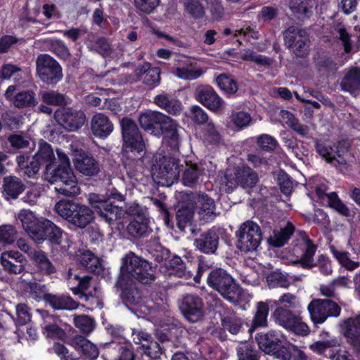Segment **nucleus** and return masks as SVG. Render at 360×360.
Wrapping results in <instances>:
<instances>
[{"instance_id": "nucleus-61", "label": "nucleus", "mask_w": 360, "mask_h": 360, "mask_svg": "<svg viewBox=\"0 0 360 360\" xmlns=\"http://www.w3.org/2000/svg\"><path fill=\"white\" fill-rule=\"evenodd\" d=\"M75 326L79 328L83 333H89L94 330L93 320L85 315L78 316L75 318Z\"/></svg>"}, {"instance_id": "nucleus-25", "label": "nucleus", "mask_w": 360, "mask_h": 360, "mask_svg": "<svg viewBox=\"0 0 360 360\" xmlns=\"http://www.w3.org/2000/svg\"><path fill=\"white\" fill-rule=\"evenodd\" d=\"M16 86H9L5 91V98L15 108H24L37 104L35 94L31 91H22L15 94Z\"/></svg>"}, {"instance_id": "nucleus-31", "label": "nucleus", "mask_w": 360, "mask_h": 360, "mask_svg": "<svg viewBox=\"0 0 360 360\" xmlns=\"http://www.w3.org/2000/svg\"><path fill=\"white\" fill-rule=\"evenodd\" d=\"M128 212L130 214H138L137 217L134 219L127 226L129 234L133 237H141L146 234L148 231V219L142 215H139L140 207L136 205L134 209L131 207Z\"/></svg>"}, {"instance_id": "nucleus-16", "label": "nucleus", "mask_w": 360, "mask_h": 360, "mask_svg": "<svg viewBox=\"0 0 360 360\" xmlns=\"http://www.w3.org/2000/svg\"><path fill=\"white\" fill-rule=\"evenodd\" d=\"M287 47L297 56H304L308 52L309 39L305 30L290 27L284 32Z\"/></svg>"}, {"instance_id": "nucleus-19", "label": "nucleus", "mask_w": 360, "mask_h": 360, "mask_svg": "<svg viewBox=\"0 0 360 360\" xmlns=\"http://www.w3.org/2000/svg\"><path fill=\"white\" fill-rule=\"evenodd\" d=\"M180 309L187 320L195 323L203 316V302L197 295H187L181 301Z\"/></svg>"}, {"instance_id": "nucleus-14", "label": "nucleus", "mask_w": 360, "mask_h": 360, "mask_svg": "<svg viewBox=\"0 0 360 360\" xmlns=\"http://www.w3.org/2000/svg\"><path fill=\"white\" fill-rule=\"evenodd\" d=\"M56 122L68 131H75L80 129L86 121L83 111L70 107L58 108L54 112Z\"/></svg>"}, {"instance_id": "nucleus-35", "label": "nucleus", "mask_w": 360, "mask_h": 360, "mask_svg": "<svg viewBox=\"0 0 360 360\" xmlns=\"http://www.w3.org/2000/svg\"><path fill=\"white\" fill-rule=\"evenodd\" d=\"M294 231L293 224L288 221L285 227L280 230H274L272 236L269 238L268 242L272 246L281 248L288 241Z\"/></svg>"}, {"instance_id": "nucleus-49", "label": "nucleus", "mask_w": 360, "mask_h": 360, "mask_svg": "<svg viewBox=\"0 0 360 360\" xmlns=\"http://www.w3.org/2000/svg\"><path fill=\"white\" fill-rule=\"evenodd\" d=\"M200 174L201 173L196 165H187L183 173V184L190 187L195 186L198 183Z\"/></svg>"}, {"instance_id": "nucleus-34", "label": "nucleus", "mask_w": 360, "mask_h": 360, "mask_svg": "<svg viewBox=\"0 0 360 360\" xmlns=\"http://www.w3.org/2000/svg\"><path fill=\"white\" fill-rule=\"evenodd\" d=\"M237 178V167L233 170L220 171L217 179L219 190L226 193L233 192L238 186Z\"/></svg>"}, {"instance_id": "nucleus-5", "label": "nucleus", "mask_w": 360, "mask_h": 360, "mask_svg": "<svg viewBox=\"0 0 360 360\" xmlns=\"http://www.w3.org/2000/svg\"><path fill=\"white\" fill-rule=\"evenodd\" d=\"M297 249L302 250L303 253L300 259L294 261L293 264H299L301 267L308 269L318 266L321 273L326 276H329L332 274L331 262L328 257L321 255L319 257L317 262H314V256L316 251V245L308 237L304 236L298 242L295 251L297 252Z\"/></svg>"}, {"instance_id": "nucleus-60", "label": "nucleus", "mask_w": 360, "mask_h": 360, "mask_svg": "<svg viewBox=\"0 0 360 360\" xmlns=\"http://www.w3.org/2000/svg\"><path fill=\"white\" fill-rule=\"evenodd\" d=\"M186 11L195 18H200L205 13L204 7L199 0H188L185 3Z\"/></svg>"}, {"instance_id": "nucleus-52", "label": "nucleus", "mask_w": 360, "mask_h": 360, "mask_svg": "<svg viewBox=\"0 0 360 360\" xmlns=\"http://www.w3.org/2000/svg\"><path fill=\"white\" fill-rule=\"evenodd\" d=\"M44 240L49 239L52 243L59 245L61 243L62 231L57 227L52 221H45Z\"/></svg>"}, {"instance_id": "nucleus-11", "label": "nucleus", "mask_w": 360, "mask_h": 360, "mask_svg": "<svg viewBox=\"0 0 360 360\" xmlns=\"http://www.w3.org/2000/svg\"><path fill=\"white\" fill-rule=\"evenodd\" d=\"M153 166V174L158 179L165 180L167 184H174L179 178L180 167H183L179 160L160 153L155 154Z\"/></svg>"}, {"instance_id": "nucleus-46", "label": "nucleus", "mask_w": 360, "mask_h": 360, "mask_svg": "<svg viewBox=\"0 0 360 360\" xmlns=\"http://www.w3.org/2000/svg\"><path fill=\"white\" fill-rule=\"evenodd\" d=\"M316 193L317 195L322 198L324 195L326 196L328 199V205L335 210L340 214L344 216H348L349 214V210L347 207L343 204L340 200L338 198L337 194L335 193H330L329 194H324V193L320 189L317 188L316 190Z\"/></svg>"}, {"instance_id": "nucleus-27", "label": "nucleus", "mask_w": 360, "mask_h": 360, "mask_svg": "<svg viewBox=\"0 0 360 360\" xmlns=\"http://www.w3.org/2000/svg\"><path fill=\"white\" fill-rule=\"evenodd\" d=\"M113 129L112 122L103 113L98 112L92 117L91 130L95 136L105 139L112 132Z\"/></svg>"}, {"instance_id": "nucleus-26", "label": "nucleus", "mask_w": 360, "mask_h": 360, "mask_svg": "<svg viewBox=\"0 0 360 360\" xmlns=\"http://www.w3.org/2000/svg\"><path fill=\"white\" fill-rule=\"evenodd\" d=\"M166 115L158 111L148 110L141 112L139 116V122L140 126L147 131L155 135L160 134V130L156 128V125L159 127L165 119Z\"/></svg>"}, {"instance_id": "nucleus-28", "label": "nucleus", "mask_w": 360, "mask_h": 360, "mask_svg": "<svg viewBox=\"0 0 360 360\" xmlns=\"http://www.w3.org/2000/svg\"><path fill=\"white\" fill-rule=\"evenodd\" d=\"M341 89L356 97L360 94V68L353 67L345 72L340 82Z\"/></svg>"}, {"instance_id": "nucleus-54", "label": "nucleus", "mask_w": 360, "mask_h": 360, "mask_svg": "<svg viewBox=\"0 0 360 360\" xmlns=\"http://www.w3.org/2000/svg\"><path fill=\"white\" fill-rule=\"evenodd\" d=\"M68 276L69 282L70 283L73 281H76L78 282L77 287L72 288V291L75 294H77L79 292H83L89 288L90 281L91 279V276H84V277H80L75 274H73L72 272V269H69Z\"/></svg>"}, {"instance_id": "nucleus-24", "label": "nucleus", "mask_w": 360, "mask_h": 360, "mask_svg": "<svg viewBox=\"0 0 360 360\" xmlns=\"http://www.w3.org/2000/svg\"><path fill=\"white\" fill-rule=\"evenodd\" d=\"M0 262L9 274H19L25 270L27 260L19 252L11 250L1 253Z\"/></svg>"}, {"instance_id": "nucleus-39", "label": "nucleus", "mask_w": 360, "mask_h": 360, "mask_svg": "<svg viewBox=\"0 0 360 360\" xmlns=\"http://www.w3.org/2000/svg\"><path fill=\"white\" fill-rule=\"evenodd\" d=\"M80 264L88 271L100 274L102 271V266L99 259L90 251H84L78 256Z\"/></svg>"}, {"instance_id": "nucleus-41", "label": "nucleus", "mask_w": 360, "mask_h": 360, "mask_svg": "<svg viewBox=\"0 0 360 360\" xmlns=\"http://www.w3.org/2000/svg\"><path fill=\"white\" fill-rule=\"evenodd\" d=\"M269 312V304L266 302H259L257 304V309L254 316L252 327L250 332L253 331L258 327L267 326V317Z\"/></svg>"}, {"instance_id": "nucleus-56", "label": "nucleus", "mask_w": 360, "mask_h": 360, "mask_svg": "<svg viewBox=\"0 0 360 360\" xmlns=\"http://www.w3.org/2000/svg\"><path fill=\"white\" fill-rule=\"evenodd\" d=\"M44 334L49 338L64 340L66 333L56 323H46L43 327Z\"/></svg>"}, {"instance_id": "nucleus-6", "label": "nucleus", "mask_w": 360, "mask_h": 360, "mask_svg": "<svg viewBox=\"0 0 360 360\" xmlns=\"http://www.w3.org/2000/svg\"><path fill=\"white\" fill-rule=\"evenodd\" d=\"M44 176L47 181L55 185V190L58 193L72 196L80 193L76 176L70 167H57L46 172Z\"/></svg>"}, {"instance_id": "nucleus-29", "label": "nucleus", "mask_w": 360, "mask_h": 360, "mask_svg": "<svg viewBox=\"0 0 360 360\" xmlns=\"http://www.w3.org/2000/svg\"><path fill=\"white\" fill-rule=\"evenodd\" d=\"M219 245V236L216 231L210 229L194 240V246L201 252L212 254L215 252Z\"/></svg>"}, {"instance_id": "nucleus-36", "label": "nucleus", "mask_w": 360, "mask_h": 360, "mask_svg": "<svg viewBox=\"0 0 360 360\" xmlns=\"http://www.w3.org/2000/svg\"><path fill=\"white\" fill-rule=\"evenodd\" d=\"M30 258L38 270L43 274L51 275L56 273V267L44 252L41 250L31 252Z\"/></svg>"}, {"instance_id": "nucleus-38", "label": "nucleus", "mask_w": 360, "mask_h": 360, "mask_svg": "<svg viewBox=\"0 0 360 360\" xmlns=\"http://www.w3.org/2000/svg\"><path fill=\"white\" fill-rule=\"evenodd\" d=\"M204 73V70L195 63H188L176 68L174 75L179 79L184 80H194L199 78Z\"/></svg>"}, {"instance_id": "nucleus-33", "label": "nucleus", "mask_w": 360, "mask_h": 360, "mask_svg": "<svg viewBox=\"0 0 360 360\" xmlns=\"http://www.w3.org/2000/svg\"><path fill=\"white\" fill-rule=\"evenodd\" d=\"M93 219L94 212L89 207L78 203L69 222L79 229H84Z\"/></svg>"}, {"instance_id": "nucleus-22", "label": "nucleus", "mask_w": 360, "mask_h": 360, "mask_svg": "<svg viewBox=\"0 0 360 360\" xmlns=\"http://www.w3.org/2000/svg\"><path fill=\"white\" fill-rule=\"evenodd\" d=\"M195 96L198 101L212 111H219L224 108V101L210 86H199Z\"/></svg>"}, {"instance_id": "nucleus-15", "label": "nucleus", "mask_w": 360, "mask_h": 360, "mask_svg": "<svg viewBox=\"0 0 360 360\" xmlns=\"http://www.w3.org/2000/svg\"><path fill=\"white\" fill-rule=\"evenodd\" d=\"M307 309L312 321L319 324L323 323L329 316H338L341 311L338 304L330 300H313Z\"/></svg>"}, {"instance_id": "nucleus-23", "label": "nucleus", "mask_w": 360, "mask_h": 360, "mask_svg": "<svg viewBox=\"0 0 360 360\" xmlns=\"http://www.w3.org/2000/svg\"><path fill=\"white\" fill-rule=\"evenodd\" d=\"M160 134L163 136L164 141L169 145L172 149L179 148L182 130L181 127L174 120L166 115L165 119L159 127Z\"/></svg>"}, {"instance_id": "nucleus-40", "label": "nucleus", "mask_w": 360, "mask_h": 360, "mask_svg": "<svg viewBox=\"0 0 360 360\" xmlns=\"http://www.w3.org/2000/svg\"><path fill=\"white\" fill-rule=\"evenodd\" d=\"M4 191L7 197L15 199L24 191L22 181L15 176H6L4 179Z\"/></svg>"}, {"instance_id": "nucleus-8", "label": "nucleus", "mask_w": 360, "mask_h": 360, "mask_svg": "<svg viewBox=\"0 0 360 360\" xmlns=\"http://www.w3.org/2000/svg\"><path fill=\"white\" fill-rule=\"evenodd\" d=\"M36 73L45 84L55 85L63 78V69L58 62L46 53L39 54L36 59Z\"/></svg>"}, {"instance_id": "nucleus-43", "label": "nucleus", "mask_w": 360, "mask_h": 360, "mask_svg": "<svg viewBox=\"0 0 360 360\" xmlns=\"http://www.w3.org/2000/svg\"><path fill=\"white\" fill-rule=\"evenodd\" d=\"M125 160L124 164L128 176L135 181H138L141 179V163L142 160L141 158H136L132 157L131 155H124Z\"/></svg>"}, {"instance_id": "nucleus-48", "label": "nucleus", "mask_w": 360, "mask_h": 360, "mask_svg": "<svg viewBox=\"0 0 360 360\" xmlns=\"http://www.w3.org/2000/svg\"><path fill=\"white\" fill-rule=\"evenodd\" d=\"M77 204L68 200H62L56 204L55 210L60 217L69 221L75 210L77 209Z\"/></svg>"}, {"instance_id": "nucleus-59", "label": "nucleus", "mask_w": 360, "mask_h": 360, "mask_svg": "<svg viewBox=\"0 0 360 360\" xmlns=\"http://www.w3.org/2000/svg\"><path fill=\"white\" fill-rule=\"evenodd\" d=\"M194 212L191 208L182 207L176 212V219L178 226L184 229L193 217Z\"/></svg>"}, {"instance_id": "nucleus-10", "label": "nucleus", "mask_w": 360, "mask_h": 360, "mask_svg": "<svg viewBox=\"0 0 360 360\" xmlns=\"http://www.w3.org/2000/svg\"><path fill=\"white\" fill-rule=\"evenodd\" d=\"M114 199L115 198L111 197L103 200L96 194H89L88 197L89 202L95 211L109 224L120 219L125 214V211L120 205L122 202V196H117L118 204L115 203Z\"/></svg>"}, {"instance_id": "nucleus-13", "label": "nucleus", "mask_w": 360, "mask_h": 360, "mask_svg": "<svg viewBox=\"0 0 360 360\" xmlns=\"http://www.w3.org/2000/svg\"><path fill=\"white\" fill-rule=\"evenodd\" d=\"M272 317L279 326L296 335L306 336L309 333V326L302 321L301 317L289 309L277 307L272 313Z\"/></svg>"}, {"instance_id": "nucleus-21", "label": "nucleus", "mask_w": 360, "mask_h": 360, "mask_svg": "<svg viewBox=\"0 0 360 360\" xmlns=\"http://www.w3.org/2000/svg\"><path fill=\"white\" fill-rule=\"evenodd\" d=\"M340 332L347 342L360 351V314L347 318L340 324Z\"/></svg>"}, {"instance_id": "nucleus-30", "label": "nucleus", "mask_w": 360, "mask_h": 360, "mask_svg": "<svg viewBox=\"0 0 360 360\" xmlns=\"http://www.w3.org/2000/svg\"><path fill=\"white\" fill-rule=\"evenodd\" d=\"M195 210L200 219H212L215 215L214 200L205 193H198L195 198Z\"/></svg>"}, {"instance_id": "nucleus-58", "label": "nucleus", "mask_w": 360, "mask_h": 360, "mask_svg": "<svg viewBox=\"0 0 360 360\" xmlns=\"http://www.w3.org/2000/svg\"><path fill=\"white\" fill-rule=\"evenodd\" d=\"M205 139L210 143H217L221 141L219 128L212 122H208L204 129Z\"/></svg>"}, {"instance_id": "nucleus-42", "label": "nucleus", "mask_w": 360, "mask_h": 360, "mask_svg": "<svg viewBox=\"0 0 360 360\" xmlns=\"http://www.w3.org/2000/svg\"><path fill=\"white\" fill-rule=\"evenodd\" d=\"M334 34L342 43L344 52L349 53L352 51H357L359 48L352 44L351 35L348 33L345 25L337 23L334 25Z\"/></svg>"}, {"instance_id": "nucleus-3", "label": "nucleus", "mask_w": 360, "mask_h": 360, "mask_svg": "<svg viewBox=\"0 0 360 360\" xmlns=\"http://www.w3.org/2000/svg\"><path fill=\"white\" fill-rule=\"evenodd\" d=\"M208 285L226 300L237 302L242 295L241 288L226 271L219 268L212 270L207 278Z\"/></svg>"}, {"instance_id": "nucleus-18", "label": "nucleus", "mask_w": 360, "mask_h": 360, "mask_svg": "<svg viewBox=\"0 0 360 360\" xmlns=\"http://www.w3.org/2000/svg\"><path fill=\"white\" fill-rule=\"evenodd\" d=\"M316 150L328 163L335 167L345 165L347 164L345 155L347 153V148L345 147L340 143L337 146H331L325 143L316 141Z\"/></svg>"}, {"instance_id": "nucleus-7", "label": "nucleus", "mask_w": 360, "mask_h": 360, "mask_svg": "<svg viewBox=\"0 0 360 360\" xmlns=\"http://www.w3.org/2000/svg\"><path fill=\"white\" fill-rule=\"evenodd\" d=\"M259 349L266 354L271 355L280 360H290V353L288 349L282 345L283 335L276 330H269L257 336Z\"/></svg>"}, {"instance_id": "nucleus-37", "label": "nucleus", "mask_w": 360, "mask_h": 360, "mask_svg": "<svg viewBox=\"0 0 360 360\" xmlns=\"http://www.w3.org/2000/svg\"><path fill=\"white\" fill-rule=\"evenodd\" d=\"M238 186L252 188L258 181L257 174L248 166L237 167Z\"/></svg>"}, {"instance_id": "nucleus-55", "label": "nucleus", "mask_w": 360, "mask_h": 360, "mask_svg": "<svg viewBox=\"0 0 360 360\" xmlns=\"http://www.w3.org/2000/svg\"><path fill=\"white\" fill-rule=\"evenodd\" d=\"M44 103L52 105H61L66 103V99L63 94L56 91H45L41 94Z\"/></svg>"}, {"instance_id": "nucleus-44", "label": "nucleus", "mask_w": 360, "mask_h": 360, "mask_svg": "<svg viewBox=\"0 0 360 360\" xmlns=\"http://www.w3.org/2000/svg\"><path fill=\"white\" fill-rule=\"evenodd\" d=\"M314 4L312 0H290V9L300 18H308L311 12Z\"/></svg>"}, {"instance_id": "nucleus-64", "label": "nucleus", "mask_w": 360, "mask_h": 360, "mask_svg": "<svg viewBox=\"0 0 360 360\" xmlns=\"http://www.w3.org/2000/svg\"><path fill=\"white\" fill-rule=\"evenodd\" d=\"M257 145L260 148L267 151L274 150L277 145L276 140L270 135L262 134L257 138Z\"/></svg>"}, {"instance_id": "nucleus-2", "label": "nucleus", "mask_w": 360, "mask_h": 360, "mask_svg": "<svg viewBox=\"0 0 360 360\" xmlns=\"http://www.w3.org/2000/svg\"><path fill=\"white\" fill-rule=\"evenodd\" d=\"M55 160L53 148L49 143L42 140L39 141L37 151L33 155L32 160L25 155H20L16 158L19 169L28 177H34L41 166H45V172L50 171Z\"/></svg>"}, {"instance_id": "nucleus-51", "label": "nucleus", "mask_w": 360, "mask_h": 360, "mask_svg": "<svg viewBox=\"0 0 360 360\" xmlns=\"http://www.w3.org/2000/svg\"><path fill=\"white\" fill-rule=\"evenodd\" d=\"M17 238V231L14 226L4 224L0 226V244L11 245Z\"/></svg>"}, {"instance_id": "nucleus-32", "label": "nucleus", "mask_w": 360, "mask_h": 360, "mask_svg": "<svg viewBox=\"0 0 360 360\" xmlns=\"http://www.w3.org/2000/svg\"><path fill=\"white\" fill-rule=\"evenodd\" d=\"M71 345L75 350L89 359L94 360L98 356L99 352L97 347L83 336L78 335L73 338Z\"/></svg>"}, {"instance_id": "nucleus-50", "label": "nucleus", "mask_w": 360, "mask_h": 360, "mask_svg": "<svg viewBox=\"0 0 360 360\" xmlns=\"http://www.w3.org/2000/svg\"><path fill=\"white\" fill-rule=\"evenodd\" d=\"M218 86L228 94H233L238 91L236 82L225 74L219 75L216 79Z\"/></svg>"}, {"instance_id": "nucleus-57", "label": "nucleus", "mask_w": 360, "mask_h": 360, "mask_svg": "<svg viewBox=\"0 0 360 360\" xmlns=\"http://www.w3.org/2000/svg\"><path fill=\"white\" fill-rule=\"evenodd\" d=\"M49 44L51 50L58 57L64 60H66L70 58V51L63 41L59 39H51Z\"/></svg>"}, {"instance_id": "nucleus-17", "label": "nucleus", "mask_w": 360, "mask_h": 360, "mask_svg": "<svg viewBox=\"0 0 360 360\" xmlns=\"http://www.w3.org/2000/svg\"><path fill=\"white\" fill-rule=\"evenodd\" d=\"M18 219L21 221L24 230L30 237L36 242L44 240L45 221L50 220L46 219H38L34 214L27 210H23L18 215Z\"/></svg>"}, {"instance_id": "nucleus-45", "label": "nucleus", "mask_w": 360, "mask_h": 360, "mask_svg": "<svg viewBox=\"0 0 360 360\" xmlns=\"http://www.w3.org/2000/svg\"><path fill=\"white\" fill-rule=\"evenodd\" d=\"M330 251L333 257L338 260L339 264L348 271H354L360 266V262L352 260L347 252L337 250L334 247H330Z\"/></svg>"}, {"instance_id": "nucleus-63", "label": "nucleus", "mask_w": 360, "mask_h": 360, "mask_svg": "<svg viewBox=\"0 0 360 360\" xmlns=\"http://www.w3.org/2000/svg\"><path fill=\"white\" fill-rule=\"evenodd\" d=\"M231 121L238 129L248 127L251 122L250 115L243 111L232 113Z\"/></svg>"}, {"instance_id": "nucleus-20", "label": "nucleus", "mask_w": 360, "mask_h": 360, "mask_svg": "<svg viewBox=\"0 0 360 360\" xmlns=\"http://www.w3.org/2000/svg\"><path fill=\"white\" fill-rule=\"evenodd\" d=\"M72 156L75 169L81 174L93 176L99 173L98 162L92 156L86 155L78 149L72 152Z\"/></svg>"}, {"instance_id": "nucleus-62", "label": "nucleus", "mask_w": 360, "mask_h": 360, "mask_svg": "<svg viewBox=\"0 0 360 360\" xmlns=\"http://www.w3.org/2000/svg\"><path fill=\"white\" fill-rule=\"evenodd\" d=\"M91 49L95 50L97 53L105 57L111 53L112 47L106 39L101 37L94 41Z\"/></svg>"}, {"instance_id": "nucleus-12", "label": "nucleus", "mask_w": 360, "mask_h": 360, "mask_svg": "<svg viewBox=\"0 0 360 360\" xmlns=\"http://www.w3.org/2000/svg\"><path fill=\"white\" fill-rule=\"evenodd\" d=\"M236 235L238 238L237 247L245 252L255 250L262 239L260 227L252 221L241 224Z\"/></svg>"}, {"instance_id": "nucleus-1", "label": "nucleus", "mask_w": 360, "mask_h": 360, "mask_svg": "<svg viewBox=\"0 0 360 360\" xmlns=\"http://www.w3.org/2000/svg\"><path fill=\"white\" fill-rule=\"evenodd\" d=\"M120 275L117 285L122 291V297L127 305L138 304L141 300L136 281L148 284L155 280L154 270L146 260L129 252L122 259Z\"/></svg>"}, {"instance_id": "nucleus-9", "label": "nucleus", "mask_w": 360, "mask_h": 360, "mask_svg": "<svg viewBox=\"0 0 360 360\" xmlns=\"http://www.w3.org/2000/svg\"><path fill=\"white\" fill-rule=\"evenodd\" d=\"M120 127L124 154L130 155V153L135 154V153L142 152L145 145L136 122L133 120L125 117L120 120Z\"/></svg>"}, {"instance_id": "nucleus-47", "label": "nucleus", "mask_w": 360, "mask_h": 360, "mask_svg": "<svg viewBox=\"0 0 360 360\" xmlns=\"http://www.w3.org/2000/svg\"><path fill=\"white\" fill-rule=\"evenodd\" d=\"M237 356L239 360H259V352L255 345L245 342L237 347Z\"/></svg>"}, {"instance_id": "nucleus-53", "label": "nucleus", "mask_w": 360, "mask_h": 360, "mask_svg": "<svg viewBox=\"0 0 360 360\" xmlns=\"http://www.w3.org/2000/svg\"><path fill=\"white\" fill-rule=\"evenodd\" d=\"M276 305L284 309H297L300 307V301L295 295L288 292L283 294L279 299L274 302Z\"/></svg>"}, {"instance_id": "nucleus-4", "label": "nucleus", "mask_w": 360, "mask_h": 360, "mask_svg": "<svg viewBox=\"0 0 360 360\" xmlns=\"http://www.w3.org/2000/svg\"><path fill=\"white\" fill-rule=\"evenodd\" d=\"M319 340L309 345L314 352L330 360H354L352 355L347 350L337 349L342 345L340 337L323 331L319 334Z\"/></svg>"}]
</instances>
